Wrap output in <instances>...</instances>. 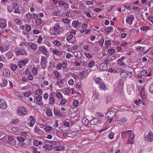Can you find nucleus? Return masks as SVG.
<instances>
[{
    "mask_svg": "<svg viewBox=\"0 0 153 153\" xmlns=\"http://www.w3.org/2000/svg\"><path fill=\"white\" fill-rule=\"evenodd\" d=\"M39 50L41 51L44 52L45 51H46V49L45 47L44 46H42L39 48Z\"/></svg>",
    "mask_w": 153,
    "mask_h": 153,
    "instance_id": "nucleus-41",
    "label": "nucleus"
},
{
    "mask_svg": "<svg viewBox=\"0 0 153 153\" xmlns=\"http://www.w3.org/2000/svg\"><path fill=\"white\" fill-rule=\"evenodd\" d=\"M106 115H107V118L108 119L111 120L115 117L116 115V113L114 111H110L107 112Z\"/></svg>",
    "mask_w": 153,
    "mask_h": 153,
    "instance_id": "nucleus-1",
    "label": "nucleus"
},
{
    "mask_svg": "<svg viewBox=\"0 0 153 153\" xmlns=\"http://www.w3.org/2000/svg\"><path fill=\"white\" fill-rule=\"evenodd\" d=\"M31 27L30 25H27L25 26V30L28 32H30L31 30Z\"/></svg>",
    "mask_w": 153,
    "mask_h": 153,
    "instance_id": "nucleus-39",
    "label": "nucleus"
},
{
    "mask_svg": "<svg viewBox=\"0 0 153 153\" xmlns=\"http://www.w3.org/2000/svg\"><path fill=\"white\" fill-rule=\"evenodd\" d=\"M114 133L113 132H111L109 134L108 137L110 139H112L114 137Z\"/></svg>",
    "mask_w": 153,
    "mask_h": 153,
    "instance_id": "nucleus-52",
    "label": "nucleus"
},
{
    "mask_svg": "<svg viewBox=\"0 0 153 153\" xmlns=\"http://www.w3.org/2000/svg\"><path fill=\"white\" fill-rule=\"evenodd\" d=\"M7 80L5 78H3L0 82V85L2 87H4L7 85Z\"/></svg>",
    "mask_w": 153,
    "mask_h": 153,
    "instance_id": "nucleus-11",
    "label": "nucleus"
},
{
    "mask_svg": "<svg viewBox=\"0 0 153 153\" xmlns=\"http://www.w3.org/2000/svg\"><path fill=\"white\" fill-rule=\"evenodd\" d=\"M19 120L18 119H16L15 120H12L11 121V122L13 124H16L17 123L19 122Z\"/></svg>",
    "mask_w": 153,
    "mask_h": 153,
    "instance_id": "nucleus-46",
    "label": "nucleus"
},
{
    "mask_svg": "<svg viewBox=\"0 0 153 153\" xmlns=\"http://www.w3.org/2000/svg\"><path fill=\"white\" fill-rule=\"evenodd\" d=\"M56 96L59 99H61L62 98V94L60 92H57L56 94Z\"/></svg>",
    "mask_w": 153,
    "mask_h": 153,
    "instance_id": "nucleus-38",
    "label": "nucleus"
},
{
    "mask_svg": "<svg viewBox=\"0 0 153 153\" xmlns=\"http://www.w3.org/2000/svg\"><path fill=\"white\" fill-rule=\"evenodd\" d=\"M34 131L38 134L39 135H42L43 133V131L37 126L35 127Z\"/></svg>",
    "mask_w": 153,
    "mask_h": 153,
    "instance_id": "nucleus-8",
    "label": "nucleus"
},
{
    "mask_svg": "<svg viewBox=\"0 0 153 153\" xmlns=\"http://www.w3.org/2000/svg\"><path fill=\"white\" fill-rule=\"evenodd\" d=\"M17 140L19 141L22 142L25 140V139L24 138L21 137H17Z\"/></svg>",
    "mask_w": 153,
    "mask_h": 153,
    "instance_id": "nucleus-50",
    "label": "nucleus"
},
{
    "mask_svg": "<svg viewBox=\"0 0 153 153\" xmlns=\"http://www.w3.org/2000/svg\"><path fill=\"white\" fill-rule=\"evenodd\" d=\"M98 96L99 94L97 92L95 91L93 93V97L95 99H97L98 98Z\"/></svg>",
    "mask_w": 153,
    "mask_h": 153,
    "instance_id": "nucleus-26",
    "label": "nucleus"
},
{
    "mask_svg": "<svg viewBox=\"0 0 153 153\" xmlns=\"http://www.w3.org/2000/svg\"><path fill=\"white\" fill-rule=\"evenodd\" d=\"M8 140L10 141H12L14 140V138L13 137V136H9L8 137Z\"/></svg>",
    "mask_w": 153,
    "mask_h": 153,
    "instance_id": "nucleus-62",
    "label": "nucleus"
},
{
    "mask_svg": "<svg viewBox=\"0 0 153 153\" xmlns=\"http://www.w3.org/2000/svg\"><path fill=\"white\" fill-rule=\"evenodd\" d=\"M54 114L55 116H57L58 115H59V116H61L62 115L60 114V112L59 111L56 109H55L53 110Z\"/></svg>",
    "mask_w": 153,
    "mask_h": 153,
    "instance_id": "nucleus-23",
    "label": "nucleus"
},
{
    "mask_svg": "<svg viewBox=\"0 0 153 153\" xmlns=\"http://www.w3.org/2000/svg\"><path fill=\"white\" fill-rule=\"evenodd\" d=\"M42 21V20L40 19H37L35 20L36 24L37 25H39L41 23Z\"/></svg>",
    "mask_w": 153,
    "mask_h": 153,
    "instance_id": "nucleus-33",
    "label": "nucleus"
},
{
    "mask_svg": "<svg viewBox=\"0 0 153 153\" xmlns=\"http://www.w3.org/2000/svg\"><path fill=\"white\" fill-rule=\"evenodd\" d=\"M14 21L16 22V23L19 25H20L22 23L21 21L19 20V19H16Z\"/></svg>",
    "mask_w": 153,
    "mask_h": 153,
    "instance_id": "nucleus-45",
    "label": "nucleus"
},
{
    "mask_svg": "<svg viewBox=\"0 0 153 153\" xmlns=\"http://www.w3.org/2000/svg\"><path fill=\"white\" fill-rule=\"evenodd\" d=\"M42 94V90L41 89H38L35 91V94L36 95H40Z\"/></svg>",
    "mask_w": 153,
    "mask_h": 153,
    "instance_id": "nucleus-22",
    "label": "nucleus"
},
{
    "mask_svg": "<svg viewBox=\"0 0 153 153\" xmlns=\"http://www.w3.org/2000/svg\"><path fill=\"white\" fill-rule=\"evenodd\" d=\"M25 53L24 49L22 50H19V51H16V54L18 55H24Z\"/></svg>",
    "mask_w": 153,
    "mask_h": 153,
    "instance_id": "nucleus-15",
    "label": "nucleus"
},
{
    "mask_svg": "<svg viewBox=\"0 0 153 153\" xmlns=\"http://www.w3.org/2000/svg\"><path fill=\"white\" fill-rule=\"evenodd\" d=\"M46 60H45V57L44 56L41 57L40 64L42 69H44L46 67Z\"/></svg>",
    "mask_w": 153,
    "mask_h": 153,
    "instance_id": "nucleus-3",
    "label": "nucleus"
},
{
    "mask_svg": "<svg viewBox=\"0 0 153 153\" xmlns=\"http://www.w3.org/2000/svg\"><path fill=\"white\" fill-rule=\"evenodd\" d=\"M108 52L110 54H112L114 53V50L112 49H109L108 50Z\"/></svg>",
    "mask_w": 153,
    "mask_h": 153,
    "instance_id": "nucleus-60",
    "label": "nucleus"
},
{
    "mask_svg": "<svg viewBox=\"0 0 153 153\" xmlns=\"http://www.w3.org/2000/svg\"><path fill=\"white\" fill-rule=\"evenodd\" d=\"M149 91L150 93L153 94V83L150 85L149 88Z\"/></svg>",
    "mask_w": 153,
    "mask_h": 153,
    "instance_id": "nucleus-28",
    "label": "nucleus"
},
{
    "mask_svg": "<svg viewBox=\"0 0 153 153\" xmlns=\"http://www.w3.org/2000/svg\"><path fill=\"white\" fill-rule=\"evenodd\" d=\"M52 147V145L46 144L43 146V148L46 149L47 150H51L53 149Z\"/></svg>",
    "mask_w": 153,
    "mask_h": 153,
    "instance_id": "nucleus-12",
    "label": "nucleus"
},
{
    "mask_svg": "<svg viewBox=\"0 0 153 153\" xmlns=\"http://www.w3.org/2000/svg\"><path fill=\"white\" fill-rule=\"evenodd\" d=\"M153 140V136L151 134L150 132H149L147 136V140L149 142H151Z\"/></svg>",
    "mask_w": 153,
    "mask_h": 153,
    "instance_id": "nucleus-14",
    "label": "nucleus"
},
{
    "mask_svg": "<svg viewBox=\"0 0 153 153\" xmlns=\"http://www.w3.org/2000/svg\"><path fill=\"white\" fill-rule=\"evenodd\" d=\"M100 68L101 70L103 71L106 70L108 69V66L107 65H106L104 63H101L100 65Z\"/></svg>",
    "mask_w": 153,
    "mask_h": 153,
    "instance_id": "nucleus-9",
    "label": "nucleus"
},
{
    "mask_svg": "<svg viewBox=\"0 0 153 153\" xmlns=\"http://www.w3.org/2000/svg\"><path fill=\"white\" fill-rule=\"evenodd\" d=\"M127 131H124L122 132L121 134V135L123 138L126 137V136L127 135Z\"/></svg>",
    "mask_w": 153,
    "mask_h": 153,
    "instance_id": "nucleus-48",
    "label": "nucleus"
},
{
    "mask_svg": "<svg viewBox=\"0 0 153 153\" xmlns=\"http://www.w3.org/2000/svg\"><path fill=\"white\" fill-rule=\"evenodd\" d=\"M58 4L60 5H67V6H65L66 8H67L68 7V4L66 3H65L62 1H58Z\"/></svg>",
    "mask_w": 153,
    "mask_h": 153,
    "instance_id": "nucleus-20",
    "label": "nucleus"
},
{
    "mask_svg": "<svg viewBox=\"0 0 153 153\" xmlns=\"http://www.w3.org/2000/svg\"><path fill=\"white\" fill-rule=\"evenodd\" d=\"M31 148L33 149V150L34 151V152H33L34 153H40V152L37 151V148H36L34 147L33 146H32Z\"/></svg>",
    "mask_w": 153,
    "mask_h": 153,
    "instance_id": "nucleus-53",
    "label": "nucleus"
},
{
    "mask_svg": "<svg viewBox=\"0 0 153 153\" xmlns=\"http://www.w3.org/2000/svg\"><path fill=\"white\" fill-rule=\"evenodd\" d=\"M124 56H123L121 57V58L117 60L118 64H119L120 63L122 62V61H123L125 58Z\"/></svg>",
    "mask_w": 153,
    "mask_h": 153,
    "instance_id": "nucleus-40",
    "label": "nucleus"
},
{
    "mask_svg": "<svg viewBox=\"0 0 153 153\" xmlns=\"http://www.w3.org/2000/svg\"><path fill=\"white\" fill-rule=\"evenodd\" d=\"M20 61L21 62H22V63L23 64H24L25 65L28 62V60H21Z\"/></svg>",
    "mask_w": 153,
    "mask_h": 153,
    "instance_id": "nucleus-51",
    "label": "nucleus"
},
{
    "mask_svg": "<svg viewBox=\"0 0 153 153\" xmlns=\"http://www.w3.org/2000/svg\"><path fill=\"white\" fill-rule=\"evenodd\" d=\"M42 97L40 95H38L36 97V101L38 102L41 101L42 99Z\"/></svg>",
    "mask_w": 153,
    "mask_h": 153,
    "instance_id": "nucleus-37",
    "label": "nucleus"
},
{
    "mask_svg": "<svg viewBox=\"0 0 153 153\" xmlns=\"http://www.w3.org/2000/svg\"><path fill=\"white\" fill-rule=\"evenodd\" d=\"M134 137V135H130L129 136V139L128 140V144H133V143H131V142H130L129 141H131V140Z\"/></svg>",
    "mask_w": 153,
    "mask_h": 153,
    "instance_id": "nucleus-31",
    "label": "nucleus"
},
{
    "mask_svg": "<svg viewBox=\"0 0 153 153\" xmlns=\"http://www.w3.org/2000/svg\"><path fill=\"white\" fill-rule=\"evenodd\" d=\"M84 13L86 14L87 16H88V17H89L90 18L91 17V15H90L89 12L88 11H84Z\"/></svg>",
    "mask_w": 153,
    "mask_h": 153,
    "instance_id": "nucleus-59",
    "label": "nucleus"
},
{
    "mask_svg": "<svg viewBox=\"0 0 153 153\" xmlns=\"http://www.w3.org/2000/svg\"><path fill=\"white\" fill-rule=\"evenodd\" d=\"M147 73V71L145 70H143L141 71V75L144 76H145Z\"/></svg>",
    "mask_w": 153,
    "mask_h": 153,
    "instance_id": "nucleus-47",
    "label": "nucleus"
},
{
    "mask_svg": "<svg viewBox=\"0 0 153 153\" xmlns=\"http://www.w3.org/2000/svg\"><path fill=\"white\" fill-rule=\"evenodd\" d=\"M3 74L5 75L6 76H9L10 75V72L9 70L7 69H5L3 71Z\"/></svg>",
    "mask_w": 153,
    "mask_h": 153,
    "instance_id": "nucleus-19",
    "label": "nucleus"
},
{
    "mask_svg": "<svg viewBox=\"0 0 153 153\" xmlns=\"http://www.w3.org/2000/svg\"><path fill=\"white\" fill-rule=\"evenodd\" d=\"M111 44V42L109 40H107L105 42V45L106 46L110 45Z\"/></svg>",
    "mask_w": 153,
    "mask_h": 153,
    "instance_id": "nucleus-58",
    "label": "nucleus"
},
{
    "mask_svg": "<svg viewBox=\"0 0 153 153\" xmlns=\"http://www.w3.org/2000/svg\"><path fill=\"white\" fill-rule=\"evenodd\" d=\"M27 110L24 107H21L19 109L18 113L21 115H25L27 114Z\"/></svg>",
    "mask_w": 153,
    "mask_h": 153,
    "instance_id": "nucleus-2",
    "label": "nucleus"
},
{
    "mask_svg": "<svg viewBox=\"0 0 153 153\" xmlns=\"http://www.w3.org/2000/svg\"><path fill=\"white\" fill-rule=\"evenodd\" d=\"M31 93L29 91H27L24 93V95L26 97H28L31 95Z\"/></svg>",
    "mask_w": 153,
    "mask_h": 153,
    "instance_id": "nucleus-43",
    "label": "nucleus"
},
{
    "mask_svg": "<svg viewBox=\"0 0 153 153\" xmlns=\"http://www.w3.org/2000/svg\"><path fill=\"white\" fill-rule=\"evenodd\" d=\"M52 94L49 97V102L51 104H53L55 102V100L54 98L52 97Z\"/></svg>",
    "mask_w": 153,
    "mask_h": 153,
    "instance_id": "nucleus-21",
    "label": "nucleus"
},
{
    "mask_svg": "<svg viewBox=\"0 0 153 153\" xmlns=\"http://www.w3.org/2000/svg\"><path fill=\"white\" fill-rule=\"evenodd\" d=\"M7 107V105L6 102H4V101L1 100V99H0V108L2 109H4Z\"/></svg>",
    "mask_w": 153,
    "mask_h": 153,
    "instance_id": "nucleus-7",
    "label": "nucleus"
},
{
    "mask_svg": "<svg viewBox=\"0 0 153 153\" xmlns=\"http://www.w3.org/2000/svg\"><path fill=\"white\" fill-rule=\"evenodd\" d=\"M30 71L28 69L26 70L23 73V75H27L30 73Z\"/></svg>",
    "mask_w": 153,
    "mask_h": 153,
    "instance_id": "nucleus-49",
    "label": "nucleus"
},
{
    "mask_svg": "<svg viewBox=\"0 0 153 153\" xmlns=\"http://www.w3.org/2000/svg\"><path fill=\"white\" fill-rule=\"evenodd\" d=\"M73 35L72 34H68L66 37V39L68 41H70L72 38Z\"/></svg>",
    "mask_w": 153,
    "mask_h": 153,
    "instance_id": "nucleus-34",
    "label": "nucleus"
},
{
    "mask_svg": "<svg viewBox=\"0 0 153 153\" xmlns=\"http://www.w3.org/2000/svg\"><path fill=\"white\" fill-rule=\"evenodd\" d=\"M134 19V17L132 15H130L127 17L126 21V22L128 24L131 25L132 23V21Z\"/></svg>",
    "mask_w": 153,
    "mask_h": 153,
    "instance_id": "nucleus-4",
    "label": "nucleus"
},
{
    "mask_svg": "<svg viewBox=\"0 0 153 153\" xmlns=\"http://www.w3.org/2000/svg\"><path fill=\"white\" fill-rule=\"evenodd\" d=\"M113 28L111 26H109L108 27L105 28V30L107 33H109L110 32L111 30Z\"/></svg>",
    "mask_w": 153,
    "mask_h": 153,
    "instance_id": "nucleus-27",
    "label": "nucleus"
},
{
    "mask_svg": "<svg viewBox=\"0 0 153 153\" xmlns=\"http://www.w3.org/2000/svg\"><path fill=\"white\" fill-rule=\"evenodd\" d=\"M120 76L123 78H125L127 76V73L125 72H123L120 74Z\"/></svg>",
    "mask_w": 153,
    "mask_h": 153,
    "instance_id": "nucleus-25",
    "label": "nucleus"
},
{
    "mask_svg": "<svg viewBox=\"0 0 153 153\" xmlns=\"http://www.w3.org/2000/svg\"><path fill=\"white\" fill-rule=\"evenodd\" d=\"M53 53L54 54L57 55H61L62 53V51H58L57 49H54L52 51Z\"/></svg>",
    "mask_w": 153,
    "mask_h": 153,
    "instance_id": "nucleus-13",
    "label": "nucleus"
},
{
    "mask_svg": "<svg viewBox=\"0 0 153 153\" xmlns=\"http://www.w3.org/2000/svg\"><path fill=\"white\" fill-rule=\"evenodd\" d=\"M99 88L100 89H102L104 90H105L106 89V86L102 82L100 85Z\"/></svg>",
    "mask_w": 153,
    "mask_h": 153,
    "instance_id": "nucleus-16",
    "label": "nucleus"
},
{
    "mask_svg": "<svg viewBox=\"0 0 153 153\" xmlns=\"http://www.w3.org/2000/svg\"><path fill=\"white\" fill-rule=\"evenodd\" d=\"M30 48L33 50H36L37 48V46L35 44H33L30 46Z\"/></svg>",
    "mask_w": 153,
    "mask_h": 153,
    "instance_id": "nucleus-36",
    "label": "nucleus"
},
{
    "mask_svg": "<svg viewBox=\"0 0 153 153\" xmlns=\"http://www.w3.org/2000/svg\"><path fill=\"white\" fill-rule=\"evenodd\" d=\"M18 66L19 68H22L23 66H25L24 64H23L22 62H21L20 61H19V63L18 65Z\"/></svg>",
    "mask_w": 153,
    "mask_h": 153,
    "instance_id": "nucleus-55",
    "label": "nucleus"
},
{
    "mask_svg": "<svg viewBox=\"0 0 153 153\" xmlns=\"http://www.w3.org/2000/svg\"><path fill=\"white\" fill-rule=\"evenodd\" d=\"M46 113L48 116H50L52 115V112L51 109H48L46 111Z\"/></svg>",
    "mask_w": 153,
    "mask_h": 153,
    "instance_id": "nucleus-30",
    "label": "nucleus"
},
{
    "mask_svg": "<svg viewBox=\"0 0 153 153\" xmlns=\"http://www.w3.org/2000/svg\"><path fill=\"white\" fill-rule=\"evenodd\" d=\"M68 83L69 85H72L74 83V80L73 79H70L68 81Z\"/></svg>",
    "mask_w": 153,
    "mask_h": 153,
    "instance_id": "nucleus-64",
    "label": "nucleus"
},
{
    "mask_svg": "<svg viewBox=\"0 0 153 153\" xmlns=\"http://www.w3.org/2000/svg\"><path fill=\"white\" fill-rule=\"evenodd\" d=\"M10 68L13 71H14L16 70L18 68V67L16 65L14 64H12L10 66Z\"/></svg>",
    "mask_w": 153,
    "mask_h": 153,
    "instance_id": "nucleus-24",
    "label": "nucleus"
},
{
    "mask_svg": "<svg viewBox=\"0 0 153 153\" xmlns=\"http://www.w3.org/2000/svg\"><path fill=\"white\" fill-rule=\"evenodd\" d=\"M96 83L99 85L102 82V79L100 77H97L94 79Z\"/></svg>",
    "mask_w": 153,
    "mask_h": 153,
    "instance_id": "nucleus-17",
    "label": "nucleus"
},
{
    "mask_svg": "<svg viewBox=\"0 0 153 153\" xmlns=\"http://www.w3.org/2000/svg\"><path fill=\"white\" fill-rule=\"evenodd\" d=\"M102 59L103 60V62L106 65H108L110 63V61H108V60L106 59V57H104V58H103Z\"/></svg>",
    "mask_w": 153,
    "mask_h": 153,
    "instance_id": "nucleus-35",
    "label": "nucleus"
},
{
    "mask_svg": "<svg viewBox=\"0 0 153 153\" xmlns=\"http://www.w3.org/2000/svg\"><path fill=\"white\" fill-rule=\"evenodd\" d=\"M71 90L68 88H66L65 90V93L67 94H70L71 93Z\"/></svg>",
    "mask_w": 153,
    "mask_h": 153,
    "instance_id": "nucleus-44",
    "label": "nucleus"
},
{
    "mask_svg": "<svg viewBox=\"0 0 153 153\" xmlns=\"http://www.w3.org/2000/svg\"><path fill=\"white\" fill-rule=\"evenodd\" d=\"M82 122L83 124L87 125L88 124V120L86 118H84L82 120Z\"/></svg>",
    "mask_w": 153,
    "mask_h": 153,
    "instance_id": "nucleus-18",
    "label": "nucleus"
},
{
    "mask_svg": "<svg viewBox=\"0 0 153 153\" xmlns=\"http://www.w3.org/2000/svg\"><path fill=\"white\" fill-rule=\"evenodd\" d=\"M42 36L40 35L39 36V38L38 40V42L39 43H41L42 41Z\"/></svg>",
    "mask_w": 153,
    "mask_h": 153,
    "instance_id": "nucleus-57",
    "label": "nucleus"
},
{
    "mask_svg": "<svg viewBox=\"0 0 153 153\" xmlns=\"http://www.w3.org/2000/svg\"><path fill=\"white\" fill-rule=\"evenodd\" d=\"M149 28V27L147 26H143L141 27V29L145 31V30H147Z\"/></svg>",
    "mask_w": 153,
    "mask_h": 153,
    "instance_id": "nucleus-56",
    "label": "nucleus"
},
{
    "mask_svg": "<svg viewBox=\"0 0 153 153\" xmlns=\"http://www.w3.org/2000/svg\"><path fill=\"white\" fill-rule=\"evenodd\" d=\"M92 119L91 120L90 122V124L91 125H95L98 123L99 121L98 118H97L92 117Z\"/></svg>",
    "mask_w": 153,
    "mask_h": 153,
    "instance_id": "nucleus-6",
    "label": "nucleus"
},
{
    "mask_svg": "<svg viewBox=\"0 0 153 153\" xmlns=\"http://www.w3.org/2000/svg\"><path fill=\"white\" fill-rule=\"evenodd\" d=\"M29 119L30 120L29 125L30 126H32L35 123V119L32 116H30L29 117Z\"/></svg>",
    "mask_w": 153,
    "mask_h": 153,
    "instance_id": "nucleus-10",
    "label": "nucleus"
},
{
    "mask_svg": "<svg viewBox=\"0 0 153 153\" xmlns=\"http://www.w3.org/2000/svg\"><path fill=\"white\" fill-rule=\"evenodd\" d=\"M32 72L35 75L37 74V69L36 67H34L33 68L32 70Z\"/></svg>",
    "mask_w": 153,
    "mask_h": 153,
    "instance_id": "nucleus-32",
    "label": "nucleus"
},
{
    "mask_svg": "<svg viewBox=\"0 0 153 153\" xmlns=\"http://www.w3.org/2000/svg\"><path fill=\"white\" fill-rule=\"evenodd\" d=\"M53 44L55 45H57L58 46H59L61 45L60 42L57 41V40H55L53 42Z\"/></svg>",
    "mask_w": 153,
    "mask_h": 153,
    "instance_id": "nucleus-63",
    "label": "nucleus"
},
{
    "mask_svg": "<svg viewBox=\"0 0 153 153\" xmlns=\"http://www.w3.org/2000/svg\"><path fill=\"white\" fill-rule=\"evenodd\" d=\"M62 21L65 23H68L69 22L70 20L69 19H68L64 18L62 19Z\"/></svg>",
    "mask_w": 153,
    "mask_h": 153,
    "instance_id": "nucleus-54",
    "label": "nucleus"
},
{
    "mask_svg": "<svg viewBox=\"0 0 153 153\" xmlns=\"http://www.w3.org/2000/svg\"><path fill=\"white\" fill-rule=\"evenodd\" d=\"M94 64V62L92 61L90 62L88 64V66L89 67H92Z\"/></svg>",
    "mask_w": 153,
    "mask_h": 153,
    "instance_id": "nucleus-61",
    "label": "nucleus"
},
{
    "mask_svg": "<svg viewBox=\"0 0 153 153\" xmlns=\"http://www.w3.org/2000/svg\"><path fill=\"white\" fill-rule=\"evenodd\" d=\"M52 129V128L51 127L48 126L46 127L45 128V131L47 132L50 131Z\"/></svg>",
    "mask_w": 153,
    "mask_h": 153,
    "instance_id": "nucleus-42",
    "label": "nucleus"
},
{
    "mask_svg": "<svg viewBox=\"0 0 153 153\" xmlns=\"http://www.w3.org/2000/svg\"><path fill=\"white\" fill-rule=\"evenodd\" d=\"M81 23L78 20L74 21L72 22V25L73 27L75 28H78L80 27Z\"/></svg>",
    "mask_w": 153,
    "mask_h": 153,
    "instance_id": "nucleus-5",
    "label": "nucleus"
},
{
    "mask_svg": "<svg viewBox=\"0 0 153 153\" xmlns=\"http://www.w3.org/2000/svg\"><path fill=\"white\" fill-rule=\"evenodd\" d=\"M59 28V25L58 23L56 24L54 27V30L55 31L57 30Z\"/></svg>",
    "mask_w": 153,
    "mask_h": 153,
    "instance_id": "nucleus-29",
    "label": "nucleus"
}]
</instances>
